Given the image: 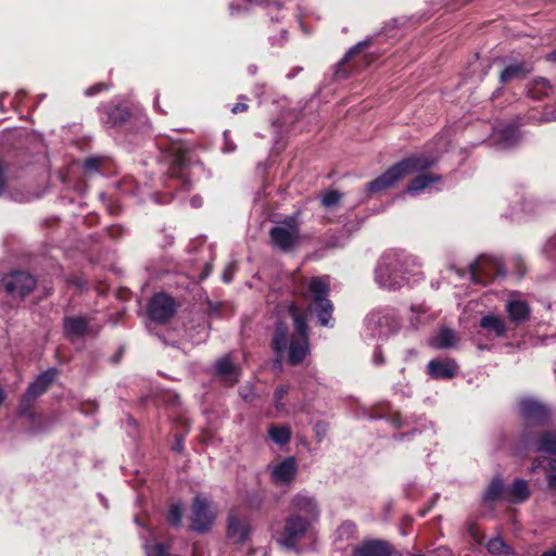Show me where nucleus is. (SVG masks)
I'll use <instances>...</instances> for the list:
<instances>
[{"instance_id":"nucleus-1","label":"nucleus","mask_w":556,"mask_h":556,"mask_svg":"<svg viewBox=\"0 0 556 556\" xmlns=\"http://www.w3.org/2000/svg\"><path fill=\"white\" fill-rule=\"evenodd\" d=\"M289 313L293 319L298 336L290 339L288 336V327L280 323L275 330L273 348L276 353L288 349L289 363L291 365H298L305 358L309 351L306 336L307 326L305 316L301 314L294 305L289 307Z\"/></svg>"},{"instance_id":"nucleus-2","label":"nucleus","mask_w":556,"mask_h":556,"mask_svg":"<svg viewBox=\"0 0 556 556\" xmlns=\"http://www.w3.org/2000/svg\"><path fill=\"white\" fill-rule=\"evenodd\" d=\"M432 156L414 155L407 157L392 167L382 175L368 182L367 187L370 192H380L392 188L402 178L431 167L435 163Z\"/></svg>"},{"instance_id":"nucleus-3","label":"nucleus","mask_w":556,"mask_h":556,"mask_svg":"<svg viewBox=\"0 0 556 556\" xmlns=\"http://www.w3.org/2000/svg\"><path fill=\"white\" fill-rule=\"evenodd\" d=\"M269 236L275 248L283 252L291 251L300 243L299 224L294 217H289L273 227Z\"/></svg>"},{"instance_id":"nucleus-4","label":"nucleus","mask_w":556,"mask_h":556,"mask_svg":"<svg viewBox=\"0 0 556 556\" xmlns=\"http://www.w3.org/2000/svg\"><path fill=\"white\" fill-rule=\"evenodd\" d=\"M401 262L393 256H384L376 268V281L381 288L396 290L401 288L406 278L401 271Z\"/></svg>"},{"instance_id":"nucleus-5","label":"nucleus","mask_w":556,"mask_h":556,"mask_svg":"<svg viewBox=\"0 0 556 556\" xmlns=\"http://www.w3.org/2000/svg\"><path fill=\"white\" fill-rule=\"evenodd\" d=\"M217 516L216 507L202 495H197L191 504V529L197 532L208 531Z\"/></svg>"},{"instance_id":"nucleus-6","label":"nucleus","mask_w":556,"mask_h":556,"mask_svg":"<svg viewBox=\"0 0 556 556\" xmlns=\"http://www.w3.org/2000/svg\"><path fill=\"white\" fill-rule=\"evenodd\" d=\"M328 291V285L320 278H314L309 283L311 311L317 314L323 326H329L333 309L331 302L327 299Z\"/></svg>"},{"instance_id":"nucleus-7","label":"nucleus","mask_w":556,"mask_h":556,"mask_svg":"<svg viewBox=\"0 0 556 556\" xmlns=\"http://www.w3.org/2000/svg\"><path fill=\"white\" fill-rule=\"evenodd\" d=\"M470 278L481 285H488L495 276H505V270L500 260L481 256L470 264Z\"/></svg>"},{"instance_id":"nucleus-8","label":"nucleus","mask_w":556,"mask_h":556,"mask_svg":"<svg viewBox=\"0 0 556 556\" xmlns=\"http://www.w3.org/2000/svg\"><path fill=\"white\" fill-rule=\"evenodd\" d=\"M311 520L298 514L291 515L286 520L285 529L278 538V542L287 548H293L301 541L308 529Z\"/></svg>"},{"instance_id":"nucleus-9","label":"nucleus","mask_w":556,"mask_h":556,"mask_svg":"<svg viewBox=\"0 0 556 556\" xmlns=\"http://www.w3.org/2000/svg\"><path fill=\"white\" fill-rule=\"evenodd\" d=\"M2 285L12 298H24L35 289L36 280L27 273L16 271L4 277Z\"/></svg>"},{"instance_id":"nucleus-10","label":"nucleus","mask_w":556,"mask_h":556,"mask_svg":"<svg viewBox=\"0 0 556 556\" xmlns=\"http://www.w3.org/2000/svg\"><path fill=\"white\" fill-rule=\"evenodd\" d=\"M176 311L175 302L164 293L155 294L149 302L148 313L150 318L159 324L166 323Z\"/></svg>"},{"instance_id":"nucleus-11","label":"nucleus","mask_w":556,"mask_h":556,"mask_svg":"<svg viewBox=\"0 0 556 556\" xmlns=\"http://www.w3.org/2000/svg\"><path fill=\"white\" fill-rule=\"evenodd\" d=\"M250 522L245 517L230 513L227 518V538L235 544L243 543L250 534Z\"/></svg>"},{"instance_id":"nucleus-12","label":"nucleus","mask_w":556,"mask_h":556,"mask_svg":"<svg viewBox=\"0 0 556 556\" xmlns=\"http://www.w3.org/2000/svg\"><path fill=\"white\" fill-rule=\"evenodd\" d=\"M395 320L389 314L371 312L366 318V327L372 336L386 337L395 330Z\"/></svg>"},{"instance_id":"nucleus-13","label":"nucleus","mask_w":556,"mask_h":556,"mask_svg":"<svg viewBox=\"0 0 556 556\" xmlns=\"http://www.w3.org/2000/svg\"><path fill=\"white\" fill-rule=\"evenodd\" d=\"M296 469L294 457H287L271 466V479L277 485H288L293 481Z\"/></svg>"},{"instance_id":"nucleus-14","label":"nucleus","mask_w":556,"mask_h":556,"mask_svg":"<svg viewBox=\"0 0 556 556\" xmlns=\"http://www.w3.org/2000/svg\"><path fill=\"white\" fill-rule=\"evenodd\" d=\"M520 412L527 422H543L548 417L547 408L533 399H525L520 402Z\"/></svg>"},{"instance_id":"nucleus-15","label":"nucleus","mask_w":556,"mask_h":556,"mask_svg":"<svg viewBox=\"0 0 556 556\" xmlns=\"http://www.w3.org/2000/svg\"><path fill=\"white\" fill-rule=\"evenodd\" d=\"M64 331L71 340L83 338L92 332L90 319L85 316L67 317L64 319Z\"/></svg>"},{"instance_id":"nucleus-16","label":"nucleus","mask_w":556,"mask_h":556,"mask_svg":"<svg viewBox=\"0 0 556 556\" xmlns=\"http://www.w3.org/2000/svg\"><path fill=\"white\" fill-rule=\"evenodd\" d=\"M291 505L296 513H303L305 515L304 518H307V520L314 521L319 516V509L315 498L307 494L300 493L295 495L292 498Z\"/></svg>"},{"instance_id":"nucleus-17","label":"nucleus","mask_w":556,"mask_h":556,"mask_svg":"<svg viewBox=\"0 0 556 556\" xmlns=\"http://www.w3.org/2000/svg\"><path fill=\"white\" fill-rule=\"evenodd\" d=\"M393 553L384 541H367L355 548L354 556H392Z\"/></svg>"},{"instance_id":"nucleus-18","label":"nucleus","mask_w":556,"mask_h":556,"mask_svg":"<svg viewBox=\"0 0 556 556\" xmlns=\"http://www.w3.org/2000/svg\"><path fill=\"white\" fill-rule=\"evenodd\" d=\"M527 444L535 452H545L556 456V432L544 431L538 438L526 439Z\"/></svg>"},{"instance_id":"nucleus-19","label":"nucleus","mask_w":556,"mask_h":556,"mask_svg":"<svg viewBox=\"0 0 556 556\" xmlns=\"http://www.w3.org/2000/svg\"><path fill=\"white\" fill-rule=\"evenodd\" d=\"M519 140L517 129L513 127H505L503 129H496L492 134L493 144L501 149H507L516 144Z\"/></svg>"},{"instance_id":"nucleus-20","label":"nucleus","mask_w":556,"mask_h":556,"mask_svg":"<svg viewBox=\"0 0 556 556\" xmlns=\"http://www.w3.org/2000/svg\"><path fill=\"white\" fill-rule=\"evenodd\" d=\"M56 370L55 369H49L41 374L29 387L27 390V394L30 397H37L45 393L49 387V384L54 380L56 377Z\"/></svg>"},{"instance_id":"nucleus-21","label":"nucleus","mask_w":556,"mask_h":556,"mask_svg":"<svg viewBox=\"0 0 556 556\" xmlns=\"http://www.w3.org/2000/svg\"><path fill=\"white\" fill-rule=\"evenodd\" d=\"M456 365L453 362L431 361L428 372L434 379H450L455 375Z\"/></svg>"},{"instance_id":"nucleus-22","label":"nucleus","mask_w":556,"mask_h":556,"mask_svg":"<svg viewBox=\"0 0 556 556\" xmlns=\"http://www.w3.org/2000/svg\"><path fill=\"white\" fill-rule=\"evenodd\" d=\"M506 311L509 319L513 323H522L529 318V306L526 302L520 300H510L506 304Z\"/></svg>"},{"instance_id":"nucleus-23","label":"nucleus","mask_w":556,"mask_h":556,"mask_svg":"<svg viewBox=\"0 0 556 556\" xmlns=\"http://www.w3.org/2000/svg\"><path fill=\"white\" fill-rule=\"evenodd\" d=\"M480 327L494 333L496 337H504L507 331L504 320L495 315H486L482 317L480 320Z\"/></svg>"},{"instance_id":"nucleus-24","label":"nucleus","mask_w":556,"mask_h":556,"mask_svg":"<svg viewBox=\"0 0 556 556\" xmlns=\"http://www.w3.org/2000/svg\"><path fill=\"white\" fill-rule=\"evenodd\" d=\"M544 463L548 464V472L546 475L547 486L552 491H556V459H547L546 457H539L533 460L531 470L536 471L544 466Z\"/></svg>"},{"instance_id":"nucleus-25","label":"nucleus","mask_w":556,"mask_h":556,"mask_svg":"<svg viewBox=\"0 0 556 556\" xmlns=\"http://www.w3.org/2000/svg\"><path fill=\"white\" fill-rule=\"evenodd\" d=\"M510 502L517 504L526 501L529 496L528 483L525 480H516L507 491Z\"/></svg>"},{"instance_id":"nucleus-26","label":"nucleus","mask_w":556,"mask_h":556,"mask_svg":"<svg viewBox=\"0 0 556 556\" xmlns=\"http://www.w3.org/2000/svg\"><path fill=\"white\" fill-rule=\"evenodd\" d=\"M440 180V176L438 175H420L416 178H414L409 186L407 187V192L410 194H417L424 189H426L431 182H435Z\"/></svg>"},{"instance_id":"nucleus-27","label":"nucleus","mask_w":556,"mask_h":556,"mask_svg":"<svg viewBox=\"0 0 556 556\" xmlns=\"http://www.w3.org/2000/svg\"><path fill=\"white\" fill-rule=\"evenodd\" d=\"M268 435L276 444L285 445L291 439V429L286 425H273L268 429Z\"/></svg>"},{"instance_id":"nucleus-28","label":"nucleus","mask_w":556,"mask_h":556,"mask_svg":"<svg viewBox=\"0 0 556 556\" xmlns=\"http://www.w3.org/2000/svg\"><path fill=\"white\" fill-rule=\"evenodd\" d=\"M529 73L523 63L508 65L501 74V81L507 83L516 78H522Z\"/></svg>"},{"instance_id":"nucleus-29","label":"nucleus","mask_w":556,"mask_h":556,"mask_svg":"<svg viewBox=\"0 0 556 556\" xmlns=\"http://www.w3.org/2000/svg\"><path fill=\"white\" fill-rule=\"evenodd\" d=\"M455 342V333L451 329H442L434 338L431 339L430 344L438 349H446L453 346Z\"/></svg>"},{"instance_id":"nucleus-30","label":"nucleus","mask_w":556,"mask_h":556,"mask_svg":"<svg viewBox=\"0 0 556 556\" xmlns=\"http://www.w3.org/2000/svg\"><path fill=\"white\" fill-rule=\"evenodd\" d=\"M217 371L230 383L237 381V369L230 358L223 357L216 363Z\"/></svg>"},{"instance_id":"nucleus-31","label":"nucleus","mask_w":556,"mask_h":556,"mask_svg":"<svg viewBox=\"0 0 556 556\" xmlns=\"http://www.w3.org/2000/svg\"><path fill=\"white\" fill-rule=\"evenodd\" d=\"M503 492V481L498 478H495L491 481L488 489L484 492L483 500L485 502H493L500 498Z\"/></svg>"},{"instance_id":"nucleus-32","label":"nucleus","mask_w":556,"mask_h":556,"mask_svg":"<svg viewBox=\"0 0 556 556\" xmlns=\"http://www.w3.org/2000/svg\"><path fill=\"white\" fill-rule=\"evenodd\" d=\"M486 548L494 555H508L511 552L510 547L501 538L491 539L486 544Z\"/></svg>"},{"instance_id":"nucleus-33","label":"nucleus","mask_w":556,"mask_h":556,"mask_svg":"<svg viewBox=\"0 0 556 556\" xmlns=\"http://www.w3.org/2000/svg\"><path fill=\"white\" fill-rule=\"evenodd\" d=\"M551 88L552 86L547 79L543 77L535 78L533 80V89L531 90L532 97L540 98L546 96Z\"/></svg>"},{"instance_id":"nucleus-34","label":"nucleus","mask_w":556,"mask_h":556,"mask_svg":"<svg viewBox=\"0 0 556 556\" xmlns=\"http://www.w3.org/2000/svg\"><path fill=\"white\" fill-rule=\"evenodd\" d=\"M182 519V507L179 504L172 505L168 515L167 521L169 525L176 527L179 526Z\"/></svg>"},{"instance_id":"nucleus-35","label":"nucleus","mask_w":556,"mask_h":556,"mask_svg":"<svg viewBox=\"0 0 556 556\" xmlns=\"http://www.w3.org/2000/svg\"><path fill=\"white\" fill-rule=\"evenodd\" d=\"M365 46V42H359L358 45L354 46L353 48H351L344 55V58L342 59V61L338 64V71L336 72V75L338 77L340 76H344L345 74L342 73L341 74V66L346 63L348 61H350L356 53H358L361 51V49Z\"/></svg>"},{"instance_id":"nucleus-36","label":"nucleus","mask_w":556,"mask_h":556,"mask_svg":"<svg viewBox=\"0 0 556 556\" xmlns=\"http://www.w3.org/2000/svg\"><path fill=\"white\" fill-rule=\"evenodd\" d=\"M341 193L339 191L332 190L327 192L323 199L321 202L325 206L330 207L336 205L341 200Z\"/></svg>"},{"instance_id":"nucleus-37","label":"nucleus","mask_w":556,"mask_h":556,"mask_svg":"<svg viewBox=\"0 0 556 556\" xmlns=\"http://www.w3.org/2000/svg\"><path fill=\"white\" fill-rule=\"evenodd\" d=\"M288 392V388L286 386H279L274 393L275 397V404L278 409L283 407V404L281 403L282 399Z\"/></svg>"},{"instance_id":"nucleus-38","label":"nucleus","mask_w":556,"mask_h":556,"mask_svg":"<svg viewBox=\"0 0 556 556\" xmlns=\"http://www.w3.org/2000/svg\"><path fill=\"white\" fill-rule=\"evenodd\" d=\"M236 268H237L236 263H229L225 267V269L223 271V280L225 282H230L232 280V277H233V274L236 271Z\"/></svg>"},{"instance_id":"nucleus-39","label":"nucleus","mask_w":556,"mask_h":556,"mask_svg":"<svg viewBox=\"0 0 556 556\" xmlns=\"http://www.w3.org/2000/svg\"><path fill=\"white\" fill-rule=\"evenodd\" d=\"M100 159L90 157L85 161V168L87 170H96L99 166Z\"/></svg>"},{"instance_id":"nucleus-40","label":"nucleus","mask_w":556,"mask_h":556,"mask_svg":"<svg viewBox=\"0 0 556 556\" xmlns=\"http://www.w3.org/2000/svg\"><path fill=\"white\" fill-rule=\"evenodd\" d=\"M514 263H515L516 268H517V274L521 277L525 274V270H526L523 260L520 256H516L514 258Z\"/></svg>"},{"instance_id":"nucleus-41","label":"nucleus","mask_w":556,"mask_h":556,"mask_svg":"<svg viewBox=\"0 0 556 556\" xmlns=\"http://www.w3.org/2000/svg\"><path fill=\"white\" fill-rule=\"evenodd\" d=\"M106 88H108V86H106V85H104V84H97V85H94V86H92V87L88 88V89L86 90V94H87V96H93V94L98 93L99 91H101V90H103V89H106Z\"/></svg>"},{"instance_id":"nucleus-42","label":"nucleus","mask_w":556,"mask_h":556,"mask_svg":"<svg viewBox=\"0 0 556 556\" xmlns=\"http://www.w3.org/2000/svg\"><path fill=\"white\" fill-rule=\"evenodd\" d=\"M248 110V105L245 103H237L232 109V113H241Z\"/></svg>"},{"instance_id":"nucleus-43","label":"nucleus","mask_w":556,"mask_h":556,"mask_svg":"<svg viewBox=\"0 0 556 556\" xmlns=\"http://www.w3.org/2000/svg\"><path fill=\"white\" fill-rule=\"evenodd\" d=\"M176 163H177V166H179V167L185 166V157L181 154H179L177 156Z\"/></svg>"},{"instance_id":"nucleus-44","label":"nucleus","mask_w":556,"mask_h":556,"mask_svg":"<svg viewBox=\"0 0 556 556\" xmlns=\"http://www.w3.org/2000/svg\"><path fill=\"white\" fill-rule=\"evenodd\" d=\"M191 203L194 207H199L201 205V199L199 197H194L192 198Z\"/></svg>"},{"instance_id":"nucleus-45","label":"nucleus","mask_w":556,"mask_h":556,"mask_svg":"<svg viewBox=\"0 0 556 556\" xmlns=\"http://www.w3.org/2000/svg\"><path fill=\"white\" fill-rule=\"evenodd\" d=\"M542 556H556V547L546 551L545 553L542 554Z\"/></svg>"},{"instance_id":"nucleus-46","label":"nucleus","mask_w":556,"mask_h":556,"mask_svg":"<svg viewBox=\"0 0 556 556\" xmlns=\"http://www.w3.org/2000/svg\"><path fill=\"white\" fill-rule=\"evenodd\" d=\"M5 96H7L5 92L0 93V111H3L2 103H3Z\"/></svg>"},{"instance_id":"nucleus-47","label":"nucleus","mask_w":556,"mask_h":556,"mask_svg":"<svg viewBox=\"0 0 556 556\" xmlns=\"http://www.w3.org/2000/svg\"><path fill=\"white\" fill-rule=\"evenodd\" d=\"M548 60H556V51L552 52V53L548 55Z\"/></svg>"},{"instance_id":"nucleus-48","label":"nucleus","mask_w":556,"mask_h":556,"mask_svg":"<svg viewBox=\"0 0 556 556\" xmlns=\"http://www.w3.org/2000/svg\"><path fill=\"white\" fill-rule=\"evenodd\" d=\"M3 400H4V394H3L2 389L0 388V405L2 404Z\"/></svg>"},{"instance_id":"nucleus-49","label":"nucleus","mask_w":556,"mask_h":556,"mask_svg":"<svg viewBox=\"0 0 556 556\" xmlns=\"http://www.w3.org/2000/svg\"><path fill=\"white\" fill-rule=\"evenodd\" d=\"M471 535L478 541L477 534L472 531Z\"/></svg>"},{"instance_id":"nucleus-50","label":"nucleus","mask_w":556,"mask_h":556,"mask_svg":"<svg viewBox=\"0 0 556 556\" xmlns=\"http://www.w3.org/2000/svg\"><path fill=\"white\" fill-rule=\"evenodd\" d=\"M173 174L176 175V165L173 168Z\"/></svg>"}]
</instances>
